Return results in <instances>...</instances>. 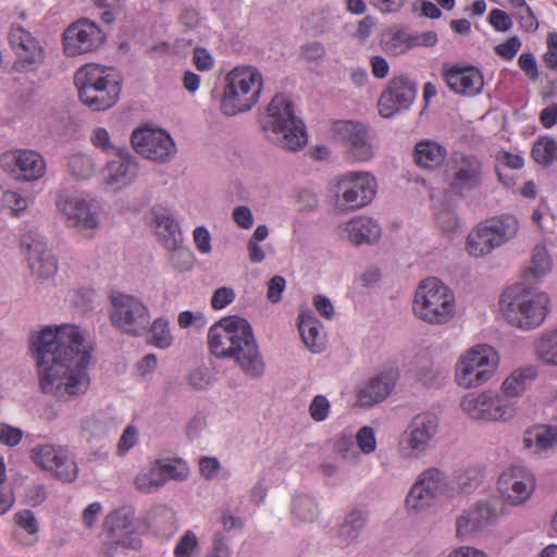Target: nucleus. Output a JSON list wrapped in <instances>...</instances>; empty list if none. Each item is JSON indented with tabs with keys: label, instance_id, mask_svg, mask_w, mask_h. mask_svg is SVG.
Masks as SVG:
<instances>
[{
	"label": "nucleus",
	"instance_id": "nucleus-6",
	"mask_svg": "<svg viewBox=\"0 0 557 557\" xmlns=\"http://www.w3.org/2000/svg\"><path fill=\"white\" fill-rule=\"evenodd\" d=\"M412 310L429 324H445L453 318L450 289L436 277L422 280L414 293Z\"/></svg>",
	"mask_w": 557,
	"mask_h": 557
},
{
	"label": "nucleus",
	"instance_id": "nucleus-1",
	"mask_svg": "<svg viewBox=\"0 0 557 557\" xmlns=\"http://www.w3.org/2000/svg\"><path fill=\"white\" fill-rule=\"evenodd\" d=\"M30 349L38 370L40 391L57 398L76 397L89 387L86 369L90 346L75 324L45 326L30 334Z\"/></svg>",
	"mask_w": 557,
	"mask_h": 557
},
{
	"label": "nucleus",
	"instance_id": "nucleus-10",
	"mask_svg": "<svg viewBox=\"0 0 557 557\" xmlns=\"http://www.w3.org/2000/svg\"><path fill=\"white\" fill-rule=\"evenodd\" d=\"M450 491V476L440 468L423 470L410 487L406 506L408 510L420 512L440 503Z\"/></svg>",
	"mask_w": 557,
	"mask_h": 557
},
{
	"label": "nucleus",
	"instance_id": "nucleus-2",
	"mask_svg": "<svg viewBox=\"0 0 557 557\" xmlns=\"http://www.w3.org/2000/svg\"><path fill=\"white\" fill-rule=\"evenodd\" d=\"M209 349L216 358L234 359L250 377L263 375L265 364L249 322L237 315L224 317L208 333Z\"/></svg>",
	"mask_w": 557,
	"mask_h": 557
},
{
	"label": "nucleus",
	"instance_id": "nucleus-42",
	"mask_svg": "<svg viewBox=\"0 0 557 557\" xmlns=\"http://www.w3.org/2000/svg\"><path fill=\"white\" fill-rule=\"evenodd\" d=\"M16 55L13 67L20 72L32 71L44 60V51L38 41L30 42L25 49H18Z\"/></svg>",
	"mask_w": 557,
	"mask_h": 557
},
{
	"label": "nucleus",
	"instance_id": "nucleus-9",
	"mask_svg": "<svg viewBox=\"0 0 557 557\" xmlns=\"http://www.w3.org/2000/svg\"><path fill=\"white\" fill-rule=\"evenodd\" d=\"M519 223L512 215L492 218L479 223L467 236L466 250L472 257H483L512 239Z\"/></svg>",
	"mask_w": 557,
	"mask_h": 557
},
{
	"label": "nucleus",
	"instance_id": "nucleus-33",
	"mask_svg": "<svg viewBox=\"0 0 557 557\" xmlns=\"http://www.w3.org/2000/svg\"><path fill=\"white\" fill-rule=\"evenodd\" d=\"M484 86L481 72L474 67L458 69L455 66V92L463 96H475Z\"/></svg>",
	"mask_w": 557,
	"mask_h": 557
},
{
	"label": "nucleus",
	"instance_id": "nucleus-31",
	"mask_svg": "<svg viewBox=\"0 0 557 557\" xmlns=\"http://www.w3.org/2000/svg\"><path fill=\"white\" fill-rule=\"evenodd\" d=\"M298 330L305 346L314 354L324 349V337L320 332V321L310 310L304 311L298 318Z\"/></svg>",
	"mask_w": 557,
	"mask_h": 557
},
{
	"label": "nucleus",
	"instance_id": "nucleus-28",
	"mask_svg": "<svg viewBox=\"0 0 557 557\" xmlns=\"http://www.w3.org/2000/svg\"><path fill=\"white\" fill-rule=\"evenodd\" d=\"M116 78L119 77L115 75L113 69L94 63L82 66L74 75L78 94L85 90L87 91L89 88L96 89L102 87L107 82H112V79Z\"/></svg>",
	"mask_w": 557,
	"mask_h": 557
},
{
	"label": "nucleus",
	"instance_id": "nucleus-62",
	"mask_svg": "<svg viewBox=\"0 0 557 557\" xmlns=\"http://www.w3.org/2000/svg\"><path fill=\"white\" fill-rule=\"evenodd\" d=\"M235 298V292L231 287L218 288L211 298V306L214 309H222L231 304Z\"/></svg>",
	"mask_w": 557,
	"mask_h": 557
},
{
	"label": "nucleus",
	"instance_id": "nucleus-37",
	"mask_svg": "<svg viewBox=\"0 0 557 557\" xmlns=\"http://www.w3.org/2000/svg\"><path fill=\"white\" fill-rule=\"evenodd\" d=\"M154 227L160 242L166 249H173L183 244L178 223L173 218L165 214L156 215Z\"/></svg>",
	"mask_w": 557,
	"mask_h": 557
},
{
	"label": "nucleus",
	"instance_id": "nucleus-61",
	"mask_svg": "<svg viewBox=\"0 0 557 557\" xmlns=\"http://www.w3.org/2000/svg\"><path fill=\"white\" fill-rule=\"evenodd\" d=\"M35 41L36 40L30 36V34L23 29L22 27L13 28L10 32V42L14 48L15 52H17L18 49H25L30 45V42Z\"/></svg>",
	"mask_w": 557,
	"mask_h": 557
},
{
	"label": "nucleus",
	"instance_id": "nucleus-7",
	"mask_svg": "<svg viewBox=\"0 0 557 557\" xmlns=\"http://www.w3.org/2000/svg\"><path fill=\"white\" fill-rule=\"evenodd\" d=\"M109 299V319L113 327L132 337H139L147 333L151 314L148 306L140 298L113 290Z\"/></svg>",
	"mask_w": 557,
	"mask_h": 557
},
{
	"label": "nucleus",
	"instance_id": "nucleus-13",
	"mask_svg": "<svg viewBox=\"0 0 557 557\" xmlns=\"http://www.w3.org/2000/svg\"><path fill=\"white\" fill-rule=\"evenodd\" d=\"M104 534L109 549L120 546L137 550L141 547L132 507L124 506L109 513L104 520Z\"/></svg>",
	"mask_w": 557,
	"mask_h": 557
},
{
	"label": "nucleus",
	"instance_id": "nucleus-11",
	"mask_svg": "<svg viewBox=\"0 0 557 557\" xmlns=\"http://www.w3.org/2000/svg\"><path fill=\"white\" fill-rule=\"evenodd\" d=\"M376 194L375 177L369 172H349L339 177L335 191V208L342 212L369 205Z\"/></svg>",
	"mask_w": 557,
	"mask_h": 557
},
{
	"label": "nucleus",
	"instance_id": "nucleus-36",
	"mask_svg": "<svg viewBox=\"0 0 557 557\" xmlns=\"http://www.w3.org/2000/svg\"><path fill=\"white\" fill-rule=\"evenodd\" d=\"M383 48L386 53L397 57L417 46L414 34L406 29H389L383 35Z\"/></svg>",
	"mask_w": 557,
	"mask_h": 557
},
{
	"label": "nucleus",
	"instance_id": "nucleus-47",
	"mask_svg": "<svg viewBox=\"0 0 557 557\" xmlns=\"http://www.w3.org/2000/svg\"><path fill=\"white\" fill-rule=\"evenodd\" d=\"M532 157L540 164H549L557 158V143L552 138H540L532 148Z\"/></svg>",
	"mask_w": 557,
	"mask_h": 557
},
{
	"label": "nucleus",
	"instance_id": "nucleus-22",
	"mask_svg": "<svg viewBox=\"0 0 557 557\" xmlns=\"http://www.w3.org/2000/svg\"><path fill=\"white\" fill-rule=\"evenodd\" d=\"M499 515L496 504L492 500L476 503L463 510L456 521V535L467 540L479 534L486 525L495 521Z\"/></svg>",
	"mask_w": 557,
	"mask_h": 557
},
{
	"label": "nucleus",
	"instance_id": "nucleus-3",
	"mask_svg": "<svg viewBox=\"0 0 557 557\" xmlns=\"http://www.w3.org/2000/svg\"><path fill=\"white\" fill-rule=\"evenodd\" d=\"M260 124L267 139L283 149L297 151L308 141L304 122L296 117L294 103L284 95L273 97Z\"/></svg>",
	"mask_w": 557,
	"mask_h": 557
},
{
	"label": "nucleus",
	"instance_id": "nucleus-32",
	"mask_svg": "<svg viewBox=\"0 0 557 557\" xmlns=\"http://www.w3.org/2000/svg\"><path fill=\"white\" fill-rule=\"evenodd\" d=\"M523 443L536 454L552 449L557 446V426L534 425L525 431Z\"/></svg>",
	"mask_w": 557,
	"mask_h": 557
},
{
	"label": "nucleus",
	"instance_id": "nucleus-40",
	"mask_svg": "<svg viewBox=\"0 0 557 557\" xmlns=\"http://www.w3.org/2000/svg\"><path fill=\"white\" fill-rule=\"evenodd\" d=\"M453 195L446 190L443 198L434 206V218L442 234L451 237L453 234Z\"/></svg>",
	"mask_w": 557,
	"mask_h": 557
},
{
	"label": "nucleus",
	"instance_id": "nucleus-19",
	"mask_svg": "<svg viewBox=\"0 0 557 557\" xmlns=\"http://www.w3.org/2000/svg\"><path fill=\"white\" fill-rule=\"evenodd\" d=\"M417 96V84L406 76L389 79L386 89L381 94L377 107L383 117H392L396 113L409 109Z\"/></svg>",
	"mask_w": 557,
	"mask_h": 557
},
{
	"label": "nucleus",
	"instance_id": "nucleus-14",
	"mask_svg": "<svg viewBox=\"0 0 557 557\" xmlns=\"http://www.w3.org/2000/svg\"><path fill=\"white\" fill-rule=\"evenodd\" d=\"M104 38V33L96 23L81 18L63 33L64 52L69 57L92 52L103 44Z\"/></svg>",
	"mask_w": 557,
	"mask_h": 557
},
{
	"label": "nucleus",
	"instance_id": "nucleus-53",
	"mask_svg": "<svg viewBox=\"0 0 557 557\" xmlns=\"http://www.w3.org/2000/svg\"><path fill=\"white\" fill-rule=\"evenodd\" d=\"M334 450L344 459H355L359 456L351 435L339 436L335 442Z\"/></svg>",
	"mask_w": 557,
	"mask_h": 557
},
{
	"label": "nucleus",
	"instance_id": "nucleus-64",
	"mask_svg": "<svg viewBox=\"0 0 557 557\" xmlns=\"http://www.w3.org/2000/svg\"><path fill=\"white\" fill-rule=\"evenodd\" d=\"M193 235L197 249L201 253H209L211 251V236L208 230L205 226H197Z\"/></svg>",
	"mask_w": 557,
	"mask_h": 557
},
{
	"label": "nucleus",
	"instance_id": "nucleus-26",
	"mask_svg": "<svg viewBox=\"0 0 557 557\" xmlns=\"http://www.w3.org/2000/svg\"><path fill=\"white\" fill-rule=\"evenodd\" d=\"M121 94V82L119 78L107 82L102 87L89 88L79 92L81 101L92 111H104L113 107Z\"/></svg>",
	"mask_w": 557,
	"mask_h": 557
},
{
	"label": "nucleus",
	"instance_id": "nucleus-39",
	"mask_svg": "<svg viewBox=\"0 0 557 557\" xmlns=\"http://www.w3.org/2000/svg\"><path fill=\"white\" fill-rule=\"evenodd\" d=\"M368 515L361 509H352L347 513L338 528V536L345 542H354L366 527Z\"/></svg>",
	"mask_w": 557,
	"mask_h": 557
},
{
	"label": "nucleus",
	"instance_id": "nucleus-49",
	"mask_svg": "<svg viewBox=\"0 0 557 557\" xmlns=\"http://www.w3.org/2000/svg\"><path fill=\"white\" fill-rule=\"evenodd\" d=\"M171 255V264L178 272L189 271L194 265V255L188 249L181 245L176 248L169 249Z\"/></svg>",
	"mask_w": 557,
	"mask_h": 557
},
{
	"label": "nucleus",
	"instance_id": "nucleus-25",
	"mask_svg": "<svg viewBox=\"0 0 557 557\" xmlns=\"http://www.w3.org/2000/svg\"><path fill=\"white\" fill-rule=\"evenodd\" d=\"M335 133L346 141L350 154L356 160L368 161L373 157V147L362 124L352 121H341L335 125Z\"/></svg>",
	"mask_w": 557,
	"mask_h": 557
},
{
	"label": "nucleus",
	"instance_id": "nucleus-56",
	"mask_svg": "<svg viewBox=\"0 0 557 557\" xmlns=\"http://www.w3.org/2000/svg\"><path fill=\"white\" fill-rule=\"evenodd\" d=\"M197 537L193 531H187L178 541L174 554L176 557H190L197 548Z\"/></svg>",
	"mask_w": 557,
	"mask_h": 557
},
{
	"label": "nucleus",
	"instance_id": "nucleus-57",
	"mask_svg": "<svg viewBox=\"0 0 557 557\" xmlns=\"http://www.w3.org/2000/svg\"><path fill=\"white\" fill-rule=\"evenodd\" d=\"M309 411L314 421H324L330 411V401L325 396L317 395L310 404Z\"/></svg>",
	"mask_w": 557,
	"mask_h": 557
},
{
	"label": "nucleus",
	"instance_id": "nucleus-17",
	"mask_svg": "<svg viewBox=\"0 0 557 557\" xmlns=\"http://www.w3.org/2000/svg\"><path fill=\"white\" fill-rule=\"evenodd\" d=\"M460 409L472 420L498 421L506 419L507 408L497 392L486 389L468 393L460 400Z\"/></svg>",
	"mask_w": 557,
	"mask_h": 557
},
{
	"label": "nucleus",
	"instance_id": "nucleus-59",
	"mask_svg": "<svg viewBox=\"0 0 557 557\" xmlns=\"http://www.w3.org/2000/svg\"><path fill=\"white\" fill-rule=\"evenodd\" d=\"M285 278L281 275H274L270 278L268 282V290H267V298L272 304H277L281 298L282 294L285 289Z\"/></svg>",
	"mask_w": 557,
	"mask_h": 557
},
{
	"label": "nucleus",
	"instance_id": "nucleus-48",
	"mask_svg": "<svg viewBox=\"0 0 557 557\" xmlns=\"http://www.w3.org/2000/svg\"><path fill=\"white\" fill-rule=\"evenodd\" d=\"M157 463L160 467V469H162V474L165 479V482L170 479L183 481L187 478L189 473L187 465L180 459L157 460Z\"/></svg>",
	"mask_w": 557,
	"mask_h": 557
},
{
	"label": "nucleus",
	"instance_id": "nucleus-43",
	"mask_svg": "<svg viewBox=\"0 0 557 557\" xmlns=\"http://www.w3.org/2000/svg\"><path fill=\"white\" fill-rule=\"evenodd\" d=\"M164 484L165 479L157 461L148 470L138 473L135 478L136 488L145 493L159 488Z\"/></svg>",
	"mask_w": 557,
	"mask_h": 557
},
{
	"label": "nucleus",
	"instance_id": "nucleus-41",
	"mask_svg": "<svg viewBox=\"0 0 557 557\" xmlns=\"http://www.w3.org/2000/svg\"><path fill=\"white\" fill-rule=\"evenodd\" d=\"M534 349L536 357L541 361L546 364L557 366V329L541 334Z\"/></svg>",
	"mask_w": 557,
	"mask_h": 557
},
{
	"label": "nucleus",
	"instance_id": "nucleus-44",
	"mask_svg": "<svg viewBox=\"0 0 557 557\" xmlns=\"http://www.w3.org/2000/svg\"><path fill=\"white\" fill-rule=\"evenodd\" d=\"M67 170L75 180L79 181L94 175L96 166L91 157L85 153H75L67 161Z\"/></svg>",
	"mask_w": 557,
	"mask_h": 557
},
{
	"label": "nucleus",
	"instance_id": "nucleus-55",
	"mask_svg": "<svg viewBox=\"0 0 557 557\" xmlns=\"http://www.w3.org/2000/svg\"><path fill=\"white\" fill-rule=\"evenodd\" d=\"M15 523L28 534L36 535L39 531V523L30 510H22L14 515Z\"/></svg>",
	"mask_w": 557,
	"mask_h": 557
},
{
	"label": "nucleus",
	"instance_id": "nucleus-38",
	"mask_svg": "<svg viewBox=\"0 0 557 557\" xmlns=\"http://www.w3.org/2000/svg\"><path fill=\"white\" fill-rule=\"evenodd\" d=\"M553 268V260L544 245H536L531 255L529 268L524 272L528 282H537L547 275Z\"/></svg>",
	"mask_w": 557,
	"mask_h": 557
},
{
	"label": "nucleus",
	"instance_id": "nucleus-5",
	"mask_svg": "<svg viewBox=\"0 0 557 557\" xmlns=\"http://www.w3.org/2000/svg\"><path fill=\"white\" fill-rule=\"evenodd\" d=\"M262 90L260 72L250 65L236 66L225 77L221 110L233 116L249 111L258 101Z\"/></svg>",
	"mask_w": 557,
	"mask_h": 557
},
{
	"label": "nucleus",
	"instance_id": "nucleus-20",
	"mask_svg": "<svg viewBox=\"0 0 557 557\" xmlns=\"http://www.w3.org/2000/svg\"><path fill=\"white\" fill-rule=\"evenodd\" d=\"M30 458L38 467L51 471L61 481L72 482L77 476L76 463L61 447L36 445L30 450Z\"/></svg>",
	"mask_w": 557,
	"mask_h": 557
},
{
	"label": "nucleus",
	"instance_id": "nucleus-54",
	"mask_svg": "<svg viewBox=\"0 0 557 557\" xmlns=\"http://www.w3.org/2000/svg\"><path fill=\"white\" fill-rule=\"evenodd\" d=\"M82 431L88 441L103 435L106 424L97 417H88L82 421Z\"/></svg>",
	"mask_w": 557,
	"mask_h": 557
},
{
	"label": "nucleus",
	"instance_id": "nucleus-58",
	"mask_svg": "<svg viewBox=\"0 0 557 557\" xmlns=\"http://www.w3.org/2000/svg\"><path fill=\"white\" fill-rule=\"evenodd\" d=\"M23 437V431L18 428H14L8 423L0 424V442L3 445L14 447L21 443Z\"/></svg>",
	"mask_w": 557,
	"mask_h": 557
},
{
	"label": "nucleus",
	"instance_id": "nucleus-50",
	"mask_svg": "<svg viewBox=\"0 0 557 557\" xmlns=\"http://www.w3.org/2000/svg\"><path fill=\"white\" fill-rule=\"evenodd\" d=\"M417 379L428 387H440L445 383L447 374H444L438 368L426 366L418 370Z\"/></svg>",
	"mask_w": 557,
	"mask_h": 557
},
{
	"label": "nucleus",
	"instance_id": "nucleus-15",
	"mask_svg": "<svg viewBox=\"0 0 557 557\" xmlns=\"http://www.w3.org/2000/svg\"><path fill=\"white\" fill-rule=\"evenodd\" d=\"M131 141L137 153L152 161L165 163L176 153L172 137L162 129H136L132 134Z\"/></svg>",
	"mask_w": 557,
	"mask_h": 557
},
{
	"label": "nucleus",
	"instance_id": "nucleus-46",
	"mask_svg": "<svg viewBox=\"0 0 557 557\" xmlns=\"http://www.w3.org/2000/svg\"><path fill=\"white\" fill-rule=\"evenodd\" d=\"M292 512L304 522H312L319 515V508L313 497L299 495L293 500Z\"/></svg>",
	"mask_w": 557,
	"mask_h": 557
},
{
	"label": "nucleus",
	"instance_id": "nucleus-23",
	"mask_svg": "<svg viewBox=\"0 0 557 557\" xmlns=\"http://www.w3.org/2000/svg\"><path fill=\"white\" fill-rule=\"evenodd\" d=\"M2 168L22 181H37L46 172V162L41 154L34 150H18L1 158Z\"/></svg>",
	"mask_w": 557,
	"mask_h": 557
},
{
	"label": "nucleus",
	"instance_id": "nucleus-35",
	"mask_svg": "<svg viewBox=\"0 0 557 557\" xmlns=\"http://www.w3.org/2000/svg\"><path fill=\"white\" fill-rule=\"evenodd\" d=\"M481 164L474 157H462L455 166V188H473L480 183Z\"/></svg>",
	"mask_w": 557,
	"mask_h": 557
},
{
	"label": "nucleus",
	"instance_id": "nucleus-63",
	"mask_svg": "<svg viewBox=\"0 0 557 557\" xmlns=\"http://www.w3.org/2000/svg\"><path fill=\"white\" fill-rule=\"evenodd\" d=\"M318 197L317 195L309 189H304L299 191L297 197L298 210L301 212H310L313 211L318 207Z\"/></svg>",
	"mask_w": 557,
	"mask_h": 557
},
{
	"label": "nucleus",
	"instance_id": "nucleus-51",
	"mask_svg": "<svg viewBox=\"0 0 557 557\" xmlns=\"http://www.w3.org/2000/svg\"><path fill=\"white\" fill-rule=\"evenodd\" d=\"M481 472L478 468H466L458 474L457 481L461 492H469L480 483Z\"/></svg>",
	"mask_w": 557,
	"mask_h": 557
},
{
	"label": "nucleus",
	"instance_id": "nucleus-12",
	"mask_svg": "<svg viewBox=\"0 0 557 557\" xmlns=\"http://www.w3.org/2000/svg\"><path fill=\"white\" fill-rule=\"evenodd\" d=\"M438 418L431 412L417 414L403 434L400 454L404 458H419L425 454L437 433Z\"/></svg>",
	"mask_w": 557,
	"mask_h": 557
},
{
	"label": "nucleus",
	"instance_id": "nucleus-18",
	"mask_svg": "<svg viewBox=\"0 0 557 557\" xmlns=\"http://www.w3.org/2000/svg\"><path fill=\"white\" fill-rule=\"evenodd\" d=\"M21 245L34 276L39 280H47L55 274L58 270L57 260L47 248V244L40 234L34 231L27 232L23 235Z\"/></svg>",
	"mask_w": 557,
	"mask_h": 557
},
{
	"label": "nucleus",
	"instance_id": "nucleus-24",
	"mask_svg": "<svg viewBox=\"0 0 557 557\" xmlns=\"http://www.w3.org/2000/svg\"><path fill=\"white\" fill-rule=\"evenodd\" d=\"M138 173V163L128 150L117 148L116 158L102 170L103 184L114 191L131 185Z\"/></svg>",
	"mask_w": 557,
	"mask_h": 557
},
{
	"label": "nucleus",
	"instance_id": "nucleus-34",
	"mask_svg": "<svg viewBox=\"0 0 557 557\" xmlns=\"http://www.w3.org/2000/svg\"><path fill=\"white\" fill-rule=\"evenodd\" d=\"M537 376V370L533 366L519 368L507 376L503 384L502 391L507 397H518L527 388L528 384Z\"/></svg>",
	"mask_w": 557,
	"mask_h": 557
},
{
	"label": "nucleus",
	"instance_id": "nucleus-8",
	"mask_svg": "<svg viewBox=\"0 0 557 557\" xmlns=\"http://www.w3.org/2000/svg\"><path fill=\"white\" fill-rule=\"evenodd\" d=\"M499 355L486 344L475 345L459 357L455 381L463 388H474L485 384L496 372Z\"/></svg>",
	"mask_w": 557,
	"mask_h": 557
},
{
	"label": "nucleus",
	"instance_id": "nucleus-27",
	"mask_svg": "<svg viewBox=\"0 0 557 557\" xmlns=\"http://www.w3.org/2000/svg\"><path fill=\"white\" fill-rule=\"evenodd\" d=\"M394 388V382L387 375L376 376L361 384L357 389L360 407H372L383 401Z\"/></svg>",
	"mask_w": 557,
	"mask_h": 557
},
{
	"label": "nucleus",
	"instance_id": "nucleus-60",
	"mask_svg": "<svg viewBox=\"0 0 557 557\" xmlns=\"http://www.w3.org/2000/svg\"><path fill=\"white\" fill-rule=\"evenodd\" d=\"M234 222L240 228L248 230L253 225V214L248 206H238L232 212Z\"/></svg>",
	"mask_w": 557,
	"mask_h": 557
},
{
	"label": "nucleus",
	"instance_id": "nucleus-29",
	"mask_svg": "<svg viewBox=\"0 0 557 557\" xmlns=\"http://www.w3.org/2000/svg\"><path fill=\"white\" fill-rule=\"evenodd\" d=\"M348 240L354 246L372 245L381 237V227L368 216H358L346 224Z\"/></svg>",
	"mask_w": 557,
	"mask_h": 557
},
{
	"label": "nucleus",
	"instance_id": "nucleus-30",
	"mask_svg": "<svg viewBox=\"0 0 557 557\" xmlns=\"http://www.w3.org/2000/svg\"><path fill=\"white\" fill-rule=\"evenodd\" d=\"M446 157V148L430 139L418 141L413 148V160L421 169H438L445 163Z\"/></svg>",
	"mask_w": 557,
	"mask_h": 557
},
{
	"label": "nucleus",
	"instance_id": "nucleus-21",
	"mask_svg": "<svg viewBox=\"0 0 557 557\" xmlns=\"http://www.w3.org/2000/svg\"><path fill=\"white\" fill-rule=\"evenodd\" d=\"M497 486L504 499L512 505H520L533 493L535 479L528 469L512 467L502 473Z\"/></svg>",
	"mask_w": 557,
	"mask_h": 557
},
{
	"label": "nucleus",
	"instance_id": "nucleus-52",
	"mask_svg": "<svg viewBox=\"0 0 557 557\" xmlns=\"http://www.w3.org/2000/svg\"><path fill=\"white\" fill-rule=\"evenodd\" d=\"M356 442L364 454H371L376 448L374 431L370 426H362L356 434Z\"/></svg>",
	"mask_w": 557,
	"mask_h": 557
},
{
	"label": "nucleus",
	"instance_id": "nucleus-16",
	"mask_svg": "<svg viewBox=\"0 0 557 557\" xmlns=\"http://www.w3.org/2000/svg\"><path fill=\"white\" fill-rule=\"evenodd\" d=\"M57 206L70 226L88 230L98 225L99 208L94 199H87L76 193L63 191L58 198Z\"/></svg>",
	"mask_w": 557,
	"mask_h": 557
},
{
	"label": "nucleus",
	"instance_id": "nucleus-45",
	"mask_svg": "<svg viewBox=\"0 0 557 557\" xmlns=\"http://www.w3.org/2000/svg\"><path fill=\"white\" fill-rule=\"evenodd\" d=\"M147 332L149 333L148 342L150 344L161 349L171 346L173 338L171 335L169 322L165 319L159 318L156 319L152 323L150 322Z\"/></svg>",
	"mask_w": 557,
	"mask_h": 557
},
{
	"label": "nucleus",
	"instance_id": "nucleus-4",
	"mask_svg": "<svg viewBox=\"0 0 557 557\" xmlns=\"http://www.w3.org/2000/svg\"><path fill=\"white\" fill-rule=\"evenodd\" d=\"M499 305L507 322L524 331L541 325L549 311L547 294L522 286L507 289Z\"/></svg>",
	"mask_w": 557,
	"mask_h": 557
}]
</instances>
